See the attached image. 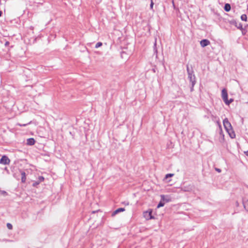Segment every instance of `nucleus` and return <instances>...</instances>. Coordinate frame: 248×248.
Here are the masks:
<instances>
[{"label":"nucleus","mask_w":248,"mask_h":248,"mask_svg":"<svg viewBox=\"0 0 248 248\" xmlns=\"http://www.w3.org/2000/svg\"><path fill=\"white\" fill-rule=\"evenodd\" d=\"M224 10L226 12L230 11L231 10V5L228 3L226 4L224 6Z\"/></svg>","instance_id":"f8f14e48"},{"label":"nucleus","mask_w":248,"mask_h":248,"mask_svg":"<svg viewBox=\"0 0 248 248\" xmlns=\"http://www.w3.org/2000/svg\"><path fill=\"white\" fill-rule=\"evenodd\" d=\"M224 127L231 138H234L235 136L231 123L227 118H225L223 122Z\"/></svg>","instance_id":"f257e3e1"},{"label":"nucleus","mask_w":248,"mask_h":248,"mask_svg":"<svg viewBox=\"0 0 248 248\" xmlns=\"http://www.w3.org/2000/svg\"><path fill=\"white\" fill-rule=\"evenodd\" d=\"M10 162V160L6 155L2 156L1 158L0 159V164H1L8 165Z\"/></svg>","instance_id":"7ed1b4c3"},{"label":"nucleus","mask_w":248,"mask_h":248,"mask_svg":"<svg viewBox=\"0 0 248 248\" xmlns=\"http://www.w3.org/2000/svg\"><path fill=\"white\" fill-rule=\"evenodd\" d=\"M102 46V43L101 42H98L97 43H96V44L95 45V48H97L100 46Z\"/></svg>","instance_id":"dca6fc26"},{"label":"nucleus","mask_w":248,"mask_h":248,"mask_svg":"<svg viewBox=\"0 0 248 248\" xmlns=\"http://www.w3.org/2000/svg\"><path fill=\"white\" fill-rule=\"evenodd\" d=\"M125 211V209L124 208H118L117 209V210H116L115 211H114L112 214V215L113 216H115V215H116L117 214L121 212H123Z\"/></svg>","instance_id":"1a4fd4ad"},{"label":"nucleus","mask_w":248,"mask_h":248,"mask_svg":"<svg viewBox=\"0 0 248 248\" xmlns=\"http://www.w3.org/2000/svg\"><path fill=\"white\" fill-rule=\"evenodd\" d=\"M245 154L247 155H248V151L246 152Z\"/></svg>","instance_id":"bb28decb"},{"label":"nucleus","mask_w":248,"mask_h":248,"mask_svg":"<svg viewBox=\"0 0 248 248\" xmlns=\"http://www.w3.org/2000/svg\"><path fill=\"white\" fill-rule=\"evenodd\" d=\"M2 15V12L0 11V16H1Z\"/></svg>","instance_id":"cd10ccee"},{"label":"nucleus","mask_w":248,"mask_h":248,"mask_svg":"<svg viewBox=\"0 0 248 248\" xmlns=\"http://www.w3.org/2000/svg\"><path fill=\"white\" fill-rule=\"evenodd\" d=\"M221 97L225 102L228 99V93L226 89H223L221 91Z\"/></svg>","instance_id":"39448f33"},{"label":"nucleus","mask_w":248,"mask_h":248,"mask_svg":"<svg viewBox=\"0 0 248 248\" xmlns=\"http://www.w3.org/2000/svg\"><path fill=\"white\" fill-rule=\"evenodd\" d=\"M7 227L9 230H12L13 228L12 225L9 223L7 224Z\"/></svg>","instance_id":"a211bd4d"},{"label":"nucleus","mask_w":248,"mask_h":248,"mask_svg":"<svg viewBox=\"0 0 248 248\" xmlns=\"http://www.w3.org/2000/svg\"><path fill=\"white\" fill-rule=\"evenodd\" d=\"M39 184H40V183L38 181H36L33 183L32 186H36Z\"/></svg>","instance_id":"4be33fe9"},{"label":"nucleus","mask_w":248,"mask_h":248,"mask_svg":"<svg viewBox=\"0 0 248 248\" xmlns=\"http://www.w3.org/2000/svg\"><path fill=\"white\" fill-rule=\"evenodd\" d=\"M44 180V178L43 176H40L38 178V181L39 183H41V182H43Z\"/></svg>","instance_id":"6ab92c4d"},{"label":"nucleus","mask_w":248,"mask_h":248,"mask_svg":"<svg viewBox=\"0 0 248 248\" xmlns=\"http://www.w3.org/2000/svg\"><path fill=\"white\" fill-rule=\"evenodd\" d=\"M35 143V140L33 138H30L27 140V144L29 145H32Z\"/></svg>","instance_id":"9d476101"},{"label":"nucleus","mask_w":248,"mask_h":248,"mask_svg":"<svg viewBox=\"0 0 248 248\" xmlns=\"http://www.w3.org/2000/svg\"><path fill=\"white\" fill-rule=\"evenodd\" d=\"M188 79L191 84L190 91H193V87L196 83V78L195 75L193 74V71L188 72Z\"/></svg>","instance_id":"f03ea898"},{"label":"nucleus","mask_w":248,"mask_h":248,"mask_svg":"<svg viewBox=\"0 0 248 248\" xmlns=\"http://www.w3.org/2000/svg\"><path fill=\"white\" fill-rule=\"evenodd\" d=\"M217 124H218V126H219V128H220V131H222V128H221V126L220 124H219V123H218V122H217Z\"/></svg>","instance_id":"393cba45"},{"label":"nucleus","mask_w":248,"mask_h":248,"mask_svg":"<svg viewBox=\"0 0 248 248\" xmlns=\"http://www.w3.org/2000/svg\"><path fill=\"white\" fill-rule=\"evenodd\" d=\"M230 23L231 24L234 25L236 27H237L238 29L241 30H243L242 25L241 23L238 24L237 22L234 20L231 21Z\"/></svg>","instance_id":"423d86ee"},{"label":"nucleus","mask_w":248,"mask_h":248,"mask_svg":"<svg viewBox=\"0 0 248 248\" xmlns=\"http://www.w3.org/2000/svg\"><path fill=\"white\" fill-rule=\"evenodd\" d=\"M17 124L18 125H19V126H26L28 124Z\"/></svg>","instance_id":"b1692460"},{"label":"nucleus","mask_w":248,"mask_h":248,"mask_svg":"<svg viewBox=\"0 0 248 248\" xmlns=\"http://www.w3.org/2000/svg\"><path fill=\"white\" fill-rule=\"evenodd\" d=\"M217 171H218L219 172H220V170L218 169L217 170Z\"/></svg>","instance_id":"c85d7f7f"},{"label":"nucleus","mask_w":248,"mask_h":248,"mask_svg":"<svg viewBox=\"0 0 248 248\" xmlns=\"http://www.w3.org/2000/svg\"><path fill=\"white\" fill-rule=\"evenodd\" d=\"M21 181L22 183H25L26 180V173L24 171H21Z\"/></svg>","instance_id":"9b49d317"},{"label":"nucleus","mask_w":248,"mask_h":248,"mask_svg":"<svg viewBox=\"0 0 248 248\" xmlns=\"http://www.w3.org/2000/svg\"><path fill=\"white\" fill-rule=\"evenodd\" d=\"M233 101V99L232 98H231L230 99L228 100V99L224 102L227 105H229L231 103H232Z\"/></svg>","instance_id":"4468645a"},{"label":"nucleus","mask_w":248,"mask_h":248,"mask_svg":"<svg viewBox=\"0 0 248 248\" xmlns=\"http://www.w3.org/2000/svg\"><path fill=\"white\" fill-rule=\"evenodd\" d=\"M243 205L245 209L248 211V201H244L243 202Z\"/></svg>","instance_id":"ddd939ff"},{"label":"nucleus","mask_w":248,"mask_h":248,"mask_svg":"<svg viewBox=\"0 0 248 248\" xmlns=\"http://www.w3.org/2000/svg\"><path fill=\"white\" fill-rule=\"evenodd\" d=\"M144 217L147 219H151L154 218V217L152 216V211H148L143 213Z\"/></svg>","instance_id":"20e7f679"},{"label":"nucleus","mask_w":248,"mask_h":248,"mask_svg":"<svg viewBox=\"0 0 248 248\" xmlns=\"http://www.w3.org/2000/svg\"><path fill=\"white\" fill-rule=\"evenodd\" d=\"M9 45V42L8 41H7L5 43V46H8Z\"/></svg>","instance_id":"a878e982"},{"label":"nucleus","mask_w":248,"mask_h":248,"mask_svg":"<svg viewBox=\"0 0 248 248\" xmlns=\"http://www.w3.org/2000/svg\"><path fill=\"white\" fill-rule=\"evenodd\" d=\"M174 175L173 173H169L166 175L163 181H165L166 183H169L170 182V180H168L169 178L172 177Z\"/></svg>","instance_id":"6e6552de"},{"label":"nucleus","mask_w":248,"mask_h":248,"mask_svg":"<svg viewBox=\"0 0 248 248\" xmlns=\"http://www.w3.org/2000/svg\"><path fill=\"white\" fill-rule=\"evenodd\" d=\"M0 195H3L4 196L7 195V193L5 191L0 190Z\"/></svg>","instance_id":"f3484780"},{"label":"nucleus","mask_w":248,"mask_h":248,"mask_svg":"<svg viewBox=\"0 0 248 248\" xmlns=\"http://www.w3.org/2000/svg\"><path fill=\"white\" fill-rule=\"evenodd\" d=\"M153 5H154V2H153V1L152 0H151V4H150V7L151 9H153Z\"/></svg>","instance_id":"5701e85b"},{"label":"nucleus","mask_w":248,"mask_h":248,"mask_svg":"<svg viewBox=\"0 0 248 248\" xmlns=\"http://www.w3.org/2000/svg\"><path fill=\"white\" fill-rule=\"evenodd\" d=\"M241 19L243 21H247V16L245 14H243L241 16Z\"/></svg>","instance_id":"2eb2a0df"},{"label":"nucleus","mask_w":248,"mask_h":248,"mask_svg":"<svg viewBox=\"0 0 248 248\" xmlns=\"http://www.w3.org/2000/svg\"><path fill=\"white\" fill-rule=\"evenodd\" d=\"M156 40H155V44H154V51H155V52L156 54H157V49H156Z\"/></svg>","instance_id":"412c9836"},{"label":"nucleus","mask_w":248,"mask_h":248,"mask_svg":"<svg viewBox=\"0 0 248 248\" xmlns=\"http://www.w3.org/2000/svg\"><path fill=\"white\" fill-rule=\"evenodd\" d=\"M164 205V203L160 202L159 204L157 205V208H160L161 207H162Z\"/></svg>","instance_id":"aec40b11"},{"label":"nucleus","mask_w":248,"mask_h":248,"mask_svg":"<svg viewBox=\"0 0 248 248\" xmlns=\"http://www.w3.org/2000/svg\"><path fill=\"white\" fill-rule=\"evenodd\" d=\"M200 44L202 47H205L210 44V41L207 39L202 40L200 42Z\"/></svg>","instance_id":"0eeeda50"}]
</instances>
